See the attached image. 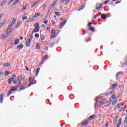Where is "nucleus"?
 Listing matches in <instances>:
<instances>
[{
	"instance_id": "obj_1",
	"label": "nucleus",
	"mask_w": 127,
	"mask_h": 127,
	"mask_svg": "<svg viewBox=\"0 0 127 127\" xmlns=\"http://www.w3.org/2000/svg\"><path fill=\"white\" fill-rule=\"evenodd\" d=\"M21 81H22V76L21 75L19 76L16 80H13V83L16 85V87L20 86L21 84Z\"/></svg>"
},
{
	"instance_id": "obj_2",
	"label": "nucleus",
	"mask_w": 127,
	"mask_h": 127,
	"mask_svg": "<svg viewBox=\"0 0 127 127\" xmlns=\"http://www.w3.org/2000/svg\"><path fill=\"white\" fill-rule=\"evenodd\" d=\"M66 22H67V20H65L63 22L61 23L59 26V29H62L63 26H64V25L66 24Z\"/></svg>"
},
{
	"instance_id": "obj_3",
	"label": "nucleus",
	"mask_w": 127,
	"mask_h": 127,
	"mask_svg": "<svg viewBox=\"0 0 127 127\" xmlns=\"http://www.w3.org/2000/svg\"><path fill=\"white\" fill-rule=\"evenodd\" d=\"M41 0H38L34 2L31 5V7H34V6H35V5H36V4H38V3H39V2H40V1H41Z\"/></svg>"
},
{
	"instance_id": "obj_4",
	"label": "nucleus",
	"mask_w": 127,
	"mask_h": 127,
	"mask_svg": "<svg viewBox=\"0 0 127 127\" xmlns=\"http://www.w3.org/2000/svg\"><path fill=\"white\" fill-rule=\"evenodd\" d=\"M88 124H89V121H88V120L83 121L81 123L82 126H83L84 127L87 126V125H88Z\"/></svg>"
},
{
	"instance_id": "obj_5",
	"label": "nucleus",
	"mask_w": 127,
	"mask_h": 127,
	"mask_svg": "<svg viewBox=\"0 0 127 127\" xmlns=\"http://www.w3.org/2000/svg\"><path fill=\"white\" fill-rule=\"evenodd\" d=\"M106 98H103L101 101L99 103V107H101V106H103L104 104H105V102H106Z\"/></svg>"
},
{
	"instance_id": "obj_6",
	"label": "nucleus",
	"mask_w": 127,
	"mask_h": 127,
	"mask_svg": "<svg viewBox=\"0 0 127 127\" xmlns=\"http://www.w3.org/2000/svg\"><path fill=\"white\" fill-rule=\"evenodd\" d=\"M39 29H40V28L38 27L34 28L32 32V34H33L35 32H38V31H39Z\"/></svg>"
},
{
	"instance_id": "obj_7",
	"label": "nucleus",
	"mask_w": 127,
	"mask_h": 127,
	"mask_svg": "<svg viewBox=\"0 0 127 127\" xmlns=\"http://www.w3.org/2000/svg\"><path fill=\"white\" fill-rule=\"evenodd\" d=\"M31 41H30V40H29V39H27L26 41V46H27V47H29L30 46V42Z\"/></svg>"
},
{
	"instance_id": "obj_8",
	"label": "nucleus",
	"mask_w": 127,
	"mask_h": 127,
	"mask_svg": "<svg viewBox=\"0 0 127 127\" xmlns=\"http://www.w3.org/2000/svg\"><path fill=\"white\" fill-rule=\"evenodd\" d=\"M118 86V84L117 83H114L112 84V86H111L109 88V90H112L113 89H114V88H116V87H117Z\"/></svg>"
},
{
	"instance_id": "obj_9",
	"label": "nucleus",
	"mask_w": 127,
	"mask_h": 127,
	"mask_svg": "<svg viewBox=\"0 0 127 127\" xmlns=\"http://www.w3.org/2000/svg\"><path fill=\"white\" fill-rule=\"evenodd\" d=\"M2 101H3V94H1L0 95V103L2 104Z\"/></svg>"
},
{
	"instance_id": "obj_10",
	"label": "nucleus",
	"mask_w": 127,
	"mask_h": 127,
	"mask_svg": "<svg viewBox=\"0 0 127 127\" xmlns=\"http://www.w3.org/2000/svg\"><path fill=\"white\" fill-rule=\"evenodd\" d=\"M23 44H21L20 45L17 46V48L18 49V50H21V49H22L23 48Z\"/></svg>"
},
{
	"instance_id": "obj_11",
	"label": "nucleus",
	"mask_w": 127,
	"mask_h": 127,
	"mask_svg": "<svg viewBox=\"0 0 127 127\" xmlns=\"http://www.w3.org/2000/svg\"><path fill=\"white\" fill-rule=\"evenodd\" d=\"M94 118L95 115H91L87 119V121H92V120H94Z\"/></svg>"
},
{
	"instance_id": "obj_12",
	"label": "nucleus",
	"mask_w": 127,
	"mask_h": 127,
	"mask_svg": "<svg viewBox=\"0 0 127 127\" xmlns=\"http://www.w3.org/2000/svg\"><path fill=\"white\" fill-rule=\"evenodd\" d=\"M100 8H102V4L101 3H98L96 5V9H100Z\"/></svg>"
},
{
	"instance_id": "obj_13",
	"label": "nucleus",
	"mask_w": 127,
	"mask_h": 127,
	"mask_svg": "<svg viewBox=\"0 0 127 127\" xmlns=\"http://www.w3.org/2000/svg\"><path fill=\"white\" fill-rule=\"evenodd\" d=\"M7 21L6 20H4L3 21H2L1 23H0V26H2V25H3V24L6 23V22Z\"/></svg>"
},
{
	"instance_id": "obj_14",
	"label": "nucleus",
	"mask_w": 127,
	"mask_h": 127,
	"mask_svg": "<svg viewBox=\"0 0 127 127\" xmlns=\"http://www.w3.org/2000/svg\"><path fill=\"white\" fill-rule=\"evenodd\" d=\"M6 34L7 36H9V35H10V34H11V33H12V31H6Z\"/></svg>"
},
{
	"instance_id": "obj_15",
	"label": "nucleus",
	"mask_w": 127,
	"mask_h": 127,
	"mask_svg": "<svg viewBox=\"0 0 127 127\" xmlns=\"http://www.w3.org/2000/svg\"><path fill=\"white\" fill-rule=\"evenodd\" d=\"M13 81L14 80L12 79V78H9L8 79V84H11V82H13Z\"/></svg>"
},
{
	"instance_id": "obj_16",
	"label": "nucleus",
	"mask_w": 127,
	"mask_h": 127,
	"mask_svg": "<svg viewBox=\"0 0 127 127\" xmlns=\"http://www.w3.org/2000/svg\"><path fill=\"white\" fill-rule=\"evenodd\" d=\"M40 15V13L38 12L37 13H35L34 15L33 16V18H34L35 17H37V16H39Z\"/></svg>"
},
{
	"instance_id": "obj_17",
	"label": "nucleus",
	"mask_w": 127,
	"mask_h": 127,
	"mask_svg": "<svg viewBox=\"0 0 127 127\" xmlns=\"http://www.w3.org/2000/svg\"><path fill=\"white\" fill-rule=\"evenodd\" d=\"M121 125H122V119L121 118H120L119 120V122L118 124L117 127H121Z\"/></svg>"
},
{
	"instance_id": "obj_18",
	"label": "nucleus",
	"mask_w": 127,
	"mask_h": 127,
	"mask_svg": "<svg viewBox=\"0 0 127 127\" xmlns=\"http://www.w3.org/2000/svg\"><path fill=\"white\" fill-rule=\"evenodd\" d=\"M124 125L125 127H127V116H126V118L125 119Z\"/></svg>"
},
{
	"instance_id": "obj_19",
	"label": "nucleus",
	"mask_w": 127,
	"mask_h": 127,
	"mask_svg": "<svg viewBox=\"0 0 127 127\" xmlns=\"http://www.w3.org/2000/svg\"><path fill=\"white\" fill-rule=\"evenodd\" d=\"M19 43V40L18 39L15 40V42L14 43V45H17Z\"/></svg>"
},
{
	"instance_id": "obj_20",
	"label": "nucleus",
	"mask_w": 127,
	"mask_h": 127,
	"mask_svg": "<svg viewBox=\"0 0 127 127\" xmlns=\"http://www.w3.org/2000/svg\"><path fill=\"white\" fill-rule=\"evenodd\" d=\"M18 2H19V0H16L13 2L12 5H15V4H17Z\"/></svg>"
},
{
	"instance_id": "obj_21",
	"label": "nucleus",
	"mask_w": 127,
	"mask_h": 127,
	"mask_svg": "<svg viewBox=\"0 0 127 127\" xmlns=\"http://www.w3.org/2000/svg\"><path fill=\"white\" fill-rule=\"evenodd\" d=\"M101 18L102 19H106V18H107V16H106V14H102L101 15Z\"/></svg>"
},
{
	"instance_id": "obj_22",
	"label": "nucleus",
	"mask_w": 127,
	"mask_h": 127,
	"mask_svg": "<svg viewBox=\"0 0 127 127\" xmlns=\"http://www.w3.org/2000/svg\"><path fill=\"white\" fill-rule=\"evenodd\" d=\"M21 23H22V22L21 21H18L17 23L16 28H17V27H18V26H20V24H21Z\"/></svg>"
},
{
	"instance_id": "obj_23",
	"label": "nucleus",
	"mask_w": 127,
	"mask_h": 127,
	"mask_svg": "<svg viewBox=\"0 0 127 127\" xmlns=\"http://www.w3.org/2000/svg\"><path fill=\"white\" fill-rule=\"evenodd\" d=\"M40 70V68H38L37 69L36 72V76L37 77L38 74H39V70Z\"/></svg>"
},
{
	"instance_id": "obj_24",
	"label": "nucleus",
	"mask_w": 127,
	"mask_h": 127,
	"mask_svg": "<svg viewBox=\"0 0 127 127\" xmlns=\"http://www.w3.org/2000/svg\"><path fill=\"white\" fill-rule=\"evenodd\" d=\"M88 30H91V31H92V32H95V28H92V27H90Z\"/></svg>"
},
{
	"instance_id": "obj_25",
	"label": "nucleus",
	"mask_w": 127,
	"mask_h": 127,
	"mask_svg": "<svg viewBox=\"0 0 127 127\" xmlns=\"http://www.w3.org/2000/svg\"><path fill=\"white\" fill-rule=\"evenodd\" d=\"M111 94H113V91L105 93L104 96H108V95H111Z\"/></svg>"
},
{
	"instance_id": "obj_26",
	"label": "nucleus",
	"mask_w": 127,
	"mask_h": 127,
	"mask_svg": "<svg viewBox=\"0 0 127 127\" xmlns=\"http://www.w3.org/2000/svg\"><path fill=\"white\" fill-rule=\"evenodd\" d=\"M15 21H16V19H15V18L13 17L11 23L14 25V23H15Z\"/></svg>"
},
{
	"instance_id": "obj_27",
	"label": "nucleus",
	"mask_w": 127,
	"mask_h": 127,
	"mask_svg": "<svg viewBox=\"0 0 127 127\" xmlns=\"http://www.w3.org/2000/svg\"><path fill=\"white\" fill-rule=\"evenodd\" d=\"M35 20V19L34 18H30L28 19V22H32V21H34Z\"/></svg>"
},
{
	"instance_id": "obj_28",
	"label": "nucleus",
	"mask_w": 127,
	"mask_h": 127,
	"mask_svg": "<svg viewBox=\"0 0 127 127\" xmlns=\"http://www.w3.org/2000/svg\"><path fill=\"white\" fill-rule=\"evenodd\" d=\"M3 65L4 66V67H8V66H10V64H8V63H6L5 64H4Z\"/></svg>"
},
{
	"instance_id": "obj_29",
	"label": "nucleus",
	"mask_w": 127,
	"mask_h": 127,
	"mask_svg": "<svg viewBox=\"0 0 127 127\" xmlns=\"http://www.w3.org/2000/svg\"><path fill=\"white\" fill-rule=\"evenodd\" d=\"M6 0H3L2 1V2H1V4H0V6H2V5H3V4H4V3H5V2H6Z\"/></svg>"
},
{
	"instance_id": "obj_30",
	"label": "nucleus",
	"mask_w": 127,
	"mask_h": 127,
	"mask_svg": "<svg viewBox=\"0 0 127 127\" xmlns=\"http://www.w3.org/2000/svg\"><path fill=\"white\" fill-rule=\"evenodd\" d=\"M39 47H40V45L39 43H37L36 47V49H38V50H39L40 49H39Z\"/></svg>"
},
{
	"instance_id": "obj_31",
	"label": "nucleus",
	"mask_w": 127,
	"mask_h": 127,
	"mask_svg": "<svg viewBox=\"0 0 127 127\" xmlns=\"http://www.w3.org/2000/svg\"><path fill=\"white\" fill-rule=\"evenodd\" d=\"M34 26H35V28L39 27V23L37 22V23H35L34 25Z\"/></svg>"
},
{
	"instance_id": "obj_32",
	"label": "nucleus",
	"mask_w": 127,
	"mask_h": 127,
	"mask_svg": "<svg viewBox=\"0 0 127 127\" xmlns=\"http://www.w3.org/2000/svg\"><path fill=\"white\" fill-rule=\"evenodd\" d=\"M33 38V36L32 35H31L29 36V38L28 39H29V40H30V41H31L32 40Z\"/></svg>"
},
{
	"instance_id": "obj_33",
	"label": "nucleus",
	"mask_w": 127,
	"mask_h": 127,
	"mask_svg": "<svg viewBox=\"0 0 127 127\" xmlns=\"http://www.w3.org/2000/svg\"><path fill=\"white\" fill-rule=\"evenodd\" d=\"M117 102H118V100H114L112 103V105L113 106H115V105H116L117 104Z\"/></svg>"
},
{
	"instance_id": "obj_34",
	"label": "nucleus",
	"mask_w": 127,
	"mask_h": 127,
	"mask_svg": "<svg viewBox=\"0 0 127 127\" xmlns=\"http://www.w3.org/2000/svg\"><path fill=\"white\" fill-rule=\"evenodd\" d=\"M26 88L23 87V86H21L19 89V91H23V90H25Z\"/></svg>"
},
{
	"instance_id": "obj_35",
	"label": "nucleus",
	"mask_w": 127,
	"mask_h": 127,
	"mask_svg": "<svg viewBox=\"0 0 127 127\" xmlns=\"http://www.w3.org/2000/svg\"><path fill=\"white\" fill-rule=\"evenodd\" d=\"M70 0H65V3H64V4H68V3L70 2Z\"/></svg>"
},
{
	"instance_id": "obj_36",
	"label": "nucleus",
	"mask_w": 127,
	"mask_h": 127,
	"mask_svg": "<svg viewBox=\"0 0 127 127\" xmlns=\"http://www.w3.org/2000/svg\"><path fill=\"white\" fill-rule=\"evenodd\" d=\"M14 0H10V1L7 3V5H9L10 4H11L12 3V1H13Z\"/></svg>"
},
{
	"instance_id": "obj_37",
	"label": "nucleus",
	"mask_w": 127,
	"mask_h": 127,
	"mask_svg": "<svg viewBox=\"0 0 127 127\" xmlns=\"http://www.w3.org/2000/svg\"><path fill=\"white\" fill-rule=\"evenodd\" d=\"M7 37H8V36L5 35V36L2 37V40H3L4 39H6V38H7Z\"/></svg>"
},
{
	"instance_id": "obj_38",
	"label": "nucleus",
	"mask_w": 127,
	"mask_h": 127,
	"mask_svg": "<svg viewBox=\"0 0 127 127\" xmlns=\"http://www.w3.org/2000/svg\"><path fill=\"white\" fill-rule=\"evenodd\" d=\"M55 37H56V35H53L50 36L51 39H53V38H55Z\"/></svg>"
},
{
	"instance_id": "obj_39",
	"label": "nucleus",
	"mask_w": 127,
	"mask_h": 127,
	"mask_svg": "<svg viewBox=\"0 0 127 127\" xmlns=\"http://www.w3.org/2000/svg\"><path fill=\"white\" fill-rule=\"evenodd\" d=\"M123 72L122 71L119 72L117 74V76H119L120 75H123Z\"/></svg>"
},
{
	"instance_id": "obj_40",
	"label": "nucleus",
	"mask_w": 127,
	"mask_h": 127,
	"mask_svg": "<svg viewBox=\"0 0 127 127\" xmlns=\"http://www.w3.org/2000/svg\"><path fill=\"white\" fill-rule=\"evenodd\" d=\"M43 59H48V56L47 55H45L43 57Z\"/></svg>"
},
{
	"instance_id": "obj_41",
	"label": "nucleus",
	"mask_w": 127,
	"mask_h": 127,
	"mask_svg": "<svg viewBox=\"0 0 127 127\" xmlns=\"http://www.w3.org/2000/svg\"><path fill=\"white\" fill-rule=\"evenodd\" d=\"M16 77V75L15 74H13L12 75V77H10V78H12V80H13V79H15Z\"/></svg>"
},
{
	"instance_id": "obj_42",
	"label": "nucleus",
	"mask_w": 127,
	"mask_h": 127,
	"mask_svg": "<svg viewBox=\"0 0 127 127\" xmlns=\"http://www.w3.org/2000/svg\"><path fill=\"white\" fill-rule=\"evenodd\" d=\"M51 33L52 34H55V33H56V31L54 30H51Z\"/></svg>"
},
{
	"instance_id": "obj_43",
	"label": "nucleus",
	"mask_w": 127,
	"mask_h": 127,
	"mask_svg": "<svg viewBox=\"0 0 127 127\" xmlns=\"http://www.w3.org/2000/svg\"><path fill=\"white\" fill-rule=\"evenodd\" d=\"M91 25H92V22H89L88 24V27H89V28H90V27H92V26H91Z\"/></svg>"
},
{
	"instance_id": "obj_44",
	"label": "nucleus",
	"mask_w": 127,
	"mask_h": 127,
	"mask_svg": "<svg viewBox=\"0 0 127 127\" xmlns=\"http://www.w3.org/2000/svg\"><path fill=\"white\" fill-rule=\"evenodd\" d=\"M55 14H56V15H57L58 16H60V13H59V12H56Z\"/></svg>"
},
{
	"instance_id": "obj_45",
	"label": "nucleus",
	"mask_w": 127,
	"mask_h": 127,
	"mask_svg": "<svg viewBox=\"0 0 127 127\" xmlns=\"http://www.w3.org/2000/svg\"><path fill=\"white\" fill-rule=\"evenodd\" d=\"M54 45H55V43L53 42L51 45H50V47H51V48H52V47H53V46H54Z\"/></svg>"
},
{
	"instance_id": "obj_46",
	"label": "nucleus",
	"mask_w": 127,
	"mask_h": 127,
	"mask_svg": "<svg viewBox=\"0 0 127 127\" xmlns=\"http://www.w3.org/2000/svg\"><path fill=\"white\" fill-rule=\"evenodd\" d=\"M11 93H12V92H11V91L9 90L7 93V96H10V95L11 94Z\"/></svg>"
},
{
	"instance_id": "obj_47",
	"label": "nucleus",
	"mask_w": 127,
	"mask_h": 127,
	"mask_svg": "<svg viewBox=\"0 0 127 127\" xmlns=\"http://www.w3.org/2000/svg\"><path fill=\"white\" fill-rule=\"evenodd\" d=\"M48 16H49V15L46 14L45 17L43 19V20H45V19H46L48 17Z\"/></svg>"
},
{
	"instance_id": "obj_48",
	"label": "nucleus",
	"mask_w": 127,
	"mask_h": 127,
	"mask_svg": "<svg viewBox=\"0 0 127 127\" xmlns=\"http://www.w3.org/2000/svg\"><path fill=\"white\" fill-rule=\"evenodd\" d=\"M13 25H14L13 24H12V23H11L8 26L9 28H11V27H12V26H13Z\"/></svg>"
},
{
	"instance_id": "obj_49",
	"label": "nucleus",
	"mask_w": 127,
	"mask_h": 127,
	"mask_svg": "<svg viewBox=\"0 0 127 127\" xmlns=\"http://www.w3.org/2000/svg\"><path fill=\"white\" fill-rule=\"evenodd\" d=\"M57 0H56V1H54L53 3V4H52V5H53V6H54V5H55V4H56V2H57Z\"/></svg>"
},
{
	"instance_id": "obj_50",
	"label": "nucleus",
	"mask_w": 127,
	"mask_h": 127,
	"mask_svg": "<svg viewBox=\"0 0 127 127\" xmlns=\"http://www.w3.org/2000/svg\"><path fill=\"white\" fill-rule=\"evenodd\" d=\"M22 18L23 19V20H25V19H27V16H22Z\"/></svg>"
},
{
	"instance_id": "obj_51",
	"label": "nucleus",
	"mask_w": 127,
	"mask_h": 127,
	"mask_svg": "<svg viewBox=\"0 0 127 127\" xmlns=\"http://www.w3.org/2000/svg\"><path fill=\"white\" fill-rule=\"evenodd\" d=\"M32 85H33V83L31 82V83H30L29 84V85H27V88H28V87H30V86Z\"/></svg>"
},
{
	"instance_id": "obj_52",
	"label": "nucleus",
	"mask_w": 127,
	"mask_h": 127,
	"mask_svg": "<svg viewBox=\"0 0 127 127\" xmlns=\"http://www.w3.org/2000/svg\"><path fill=\"white\" fill-rule=\"evenodd\" d=\"M121 108V104H118L117 106V109H120Z\"/></svg>"
},
{
	"instance_id": "obj_53",
	"label": "nucleus",
	"mask_w": 127,
	"mask_h": 127,
	"mask_svg": "<svg viewBox=\"0 0 127 127\" xmlns=\"http://www.w3.org/2000/svg\"><path fill=\"white\" fill-rule=\"evenodd\" d=\"M117 122H118V120H115V121L114 122L113 124L114 126H116L117 125Z\"/></svg>"
},
{
	"instance_id": "obj_54",
	"label": "nucleus",
	"mask_w": 127,
	"mask_h": 127,
	"mask_svg": "<svg viewBox=\"0 0 127 127\" xmlns=\"http://www.w3.org/2000/svg\"><path fill=\"white\" fill-rule=\"evenodd\" d=\"M8 74H9V72H8V71H5V72H4V74L5 75H8Z\"/></svg>"
},
{
	"instance_id": "obj_55",
	"label": "nucleus",
	"mask_w": 127,
	"mask_h": 127,
	"mask_svg": "<svg viewBox=\"0 0 127 127\" xmlns=\"http://www.w3.org/2000/svg\"><path fill=\"white\" fill-rule=\"evenodd\" d=\"M35 37H36V38H38V37H39V34H35Z\"/></svg>"
},
{
	"instance_id": "obj_56",
	"label": "nucleus",
	"mask_w": 127,
	"mask_h": 127,
	"mask_svg": "<svg viewBox=\"0 0 127 127\" xmlns=\"http://www.w3.org/2000/svg\"><path fill=\"white\" fill-rule=\"evenodd\" d=\"M44 23H45V24H47V23H48V20H46L43 22Z\"/></svg>"
},
{
	"instance_id": "obj_57",
	"label": "nucleus",
	"mask_w": 127,
	"mask_h": 127,
	"mask_svg": "<svg viewBox=\"0 0 127 127\" xmlns=\"http://www.w3.org/2000/svg\"><path fill=\"white\" fill-rule=\"evenodd\" d=\"M101 14H102V13L101 12H99L97 14H96V16L98 17V16H100V15H101Z\"/></svg>"
},
{
	"instance_id": "obj_58",
	"label": "nucleus",
	"mask_w": 127,
	"mask_h": 127,
	"mask_svg": "<svg viewBox=\"0 0 127 127\" xmlns=\"http://www.w3.org/2000/svg\"><path fill=\"white\" fill-rule=\"evenodd\" d=\"M112 99H116V95L114 94L112 96Z\"/></svg>"
},
{
	"instance_id": "obj_59",
	"label": "nucleus",
	"mask_w": 127,
	"mask_h": 127,
	"mask_svg": "<svg viewBox=\"0 0 127 127\" xmlns=\"http://www.w3.org/2000/svg\"><path fill=\"white\" fill-rule=\"evenodd\" d=\"M109 2V0H106V1H104V4H107Z\"/></svg>"
},
{
	"instance_id": "obj_60",
	"label": "nucleus",
	"mask_w": 127,
	"mask_h": 127,
	"mask_svg": "<svg viewBox=\"0 0 127 127\" xmlns=\"http://www.w3.org/2000/svg\"><path fill=\"white\" fill-rule=\"evenodd\" d=\"M45 39V37L44 36H43L41 38V40H44Z\"/></svg>"
},
{
	"instance_id": "obj_61",
	"label": "nucleus",
	"mask_w": 127,
	"mask_h": 127,
	"mask_svg": "<svg viewBox=\"0 0 127 127\" xmlns=\"http://www.w3.org/2000/svg\"><path fill=\"white\" fill-rule=\"evenodd\" d=\"M50 9H49L48 12L47 13V14H48V15H49V14H50Z\"/></svg>"
},
{
	"instance_id": "obj_62",
	"label": "nucleus",
	"mask_w": 127,
	"mask_h": 127,
	"mask_svg": "<svg viewBox=\"0 0 127 127\" xmlns=\"http://www.w3.org/2000/svg\"><path fill=\"white\" fill-rule=\"evenodd\" d=\"M15 90H16V89H11L10 91H11V92H13L14 91H15Z\"/></svg>"
},
{
	"instance_id": "obj_63",
	"label": "nucleus",
	"mask_w": 127,
	"mask_h": 127,
	"mask_svg": "<svg viewBox=\"0 0 127 127\" xmlns=\"http://www.w3.org/2000/svg\"><path fill=\"white\" fill-rule=\"evenodd\" d=\"M64 1H65V0H61L60 2H61V3H64Z\"/></svg>"
},
{
	"instance_id": "obj_64",
	"label": "nucleus",
	"mask_w": 127,
	"mask_h": 127,
	"mask_svg": "<svg viewBox=\"0 0 127 127\" xmlns=\"http://www.w3.org/2000/svg\"><path fill=\"white\" fill-rule=\"evenodd\" d=\"M25 9H26V7H24L22 8L21 10H25Z\"/></svg>"
}]
</instances>
